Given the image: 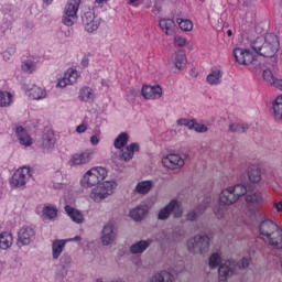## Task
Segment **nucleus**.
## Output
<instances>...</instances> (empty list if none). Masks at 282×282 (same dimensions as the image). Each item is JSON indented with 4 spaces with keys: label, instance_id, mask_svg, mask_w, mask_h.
<instances>
[{
    "label": "nucleus",
    "instance_id": "f257e3e1",
    "mask_svg": "<svg viewBox=\"0 0 282 282\" xmlns=\"http://www.w3.org/2000/svg\"><path fill=\"white\" fill-rule=\"evenodd\" d=\"M243 195H246L250 217L252 219H258V217H261V214H259V209L257 207L263 204V194L259 191L253 192L252 185H246L243 183L223 189L219 195L220 204L214 207L216 217L218 219H224V217H226V213H228L227 206L235 204L239 200V197H243Z\"/></svg>",
    "mask_w": 282,
    "mask_h": 282
},
{
    "label": "nucleus",
    "instance_id": "f03ea898",
    "mask_svg": "<svg viewBox=\"0 0 282 282\" xmlns=\"http://www.w3.org/2000/svg\"><path fill=\"white\" fill-rule=\"evenodd\" d=\"M279 37L275 34L269 33L264 37L258 36L251 42L250 47L264 58H272L279 52L280 47Z\"/></svg>",
    "mask_w": 282,
    "mask_h": 282
},
{
    "label": "nucleus",
    "instance_id": "7ed1b4c3",
    "mask_svg": "<svg viewBox=\"0 0 282 282\" xmlns=\"http://www.w3.org/2000/svg\"><path fill=\"white\" fill-rule=\"evenodd\" d=\"M259 232L269 239L270 246L276 250H282V230L279 225L270 219H264L260 223Z\"/></svg>",
    "mask_w": 282,
    "mask_h": 282
},
{
    "label": "nucleus",
    "instance_id": "20e7f679",
    "mask_svg": "<svg viewBox=\"0 0 282 282\" xmlns=\"http://www.w3.org/2000/svg\"><path fill=\"white\" fill-rule=\"evenodd\" d=\"M250 265L249 258H242L240 261L227 260L218 269V281L227 282L232 274H237L239 270H246Z\"/></svg>",
    "mask_w": 282,
    "mask_h": 282
},
{
    "label": "nucleus",
    "instance_id": "39448f33",
    "mask_svg": "<svg viewBox=\"0 0 282 282\" xmlns=\"http://www.w3.org/2000/svg\"><path fill=\"white\" fill-rule=\"evenodd\" d=\"M117 186L118 183H116V181H106L93 188L89 197L95 204H100L102 199H107V197L113 195V191H116Z\"/></svg>",
    "mask_w": 282,
    "mask_h": 282
},
{
    "label": "nucleus",
    "instance_id": "423d86ee",
    "mask_svg": "<svg viewBox=\"0 0 282 282\" xmlns=\"http://www.w3.org/2000/svg\"><path fill=\"white\" fill-rule=\"evenodd\" d=\"M107 177V170L105 167H93L87 173L84 174L80 180L83 188H91L98 186L100 182L105 181Z\"/></svg>",
    "mask_w": 282,
    "mask_h": 282
},
{
    "label": "nucleus",
    "instance_id": "0eeeda50",
    "mask_svg": "<svg viewBox=\"0 0 282 282\" xmlns=\"http://www.w3.org/2000/svg\"><path fill=\"white\" fill-rule=\"evenodd\" d=\"M210 248V238L206 235L195 236L187 240V250L193 254H206Z\"/></svg>",
    "mask_w": 282,
    "mask_h": 282
},
{
    "label": "nucleus",
    "instance_id": "6e6552de",
    "mask_svg": "<svg viewBox=\"0 0 282 282\" xmlns=\"http://www.w3.org/2000/svg\"><path fill=\"white\" fill-rule=\"evenodd\" d=\"M32 177V170L28 166L18 169L10 180V185L13 188H24Z\"/></svg>",
    "mask_w": 282,
    "mask_h": 282
},
{
    "label": "nucleus",
    "instance_id": "1a4fd4ad",
    "mask_svg": "<svg viewBox=\"0 0 282 282\" xmlns=\"http://www.w3.org/2000/svg\"><path fill=\"white\" fill-rule=\"evenodd\" d=\"M82 0H68L67 4L64 9L63 23L67 25V28H72L74 25V21L77 19L78 9L80 8Z\"/></svg>",
    "mask_w": 282,
    "mask_h": 282
},
{
    "label": "nucleus",
    "instance_id": "9d476101",
    "mask_svg": "<svg viewBox=\"0 0 282 282\" xmlns=\"http://www.w3.org/2000/svg\"><path fill=\"white\" fill-rule=\"evenodd\" d=\"M35 237H36V231H34V228H32L31 226H23L18 231V240H17L18 248H23V246H30V243L34 241Z\"/></svg>",
    "mask_w": 282,
    "mask_h": 282
},
{
    "label": "nucleus",
    "instance_id": "9b49d317",
    "mask_svg": "<svg viewBox=\"0 0 282 282\" xmlns=\"http://www.w3.org/2000/svg\"><path fill=\"white\" fill-rule=\"evenodd\" d=\"M171 213H173L176 218L182 217V214L184 213L182 210V206H180V202L176 199H172L163 209H161L158 218L161 220L169 219V217H171Z\"/></svg>",
    "mask_w": 282,
    "mask_h": 282
},
{
    "label": "nucleus",
    "instance_id": "f8f14e48",
    "mask_svg": "<svg viewBox=\"0 0 282 282\" xmlns=\"http://www.w3.org/2000/svg\"><path fill=\"white\" fill-rule=\"evenodd\" d=\"M118 237V228L113 223H107L101 231V243L102 246H111Z\"/></svg>",
    "mask_w": 282,
    "mask_h": 282
},
{
    "label": "nucleus",
    "instance_id": "ddd939ff",
    "mask_svg": "<svg viewBox=\"0 0 282 282\" xmlns=\"http://www.w3.org/2000/svg\"><path fill=\"white\" fill-rule=\"evenodd\" d=\"M83 25L86 32H96L100 28V18L96 17L93 11H87L82 17Z\"/></svg>",
    "mask_w": 282,
    "mask_h": 282
},
{
    "label": "nucleus",
    "instance_id": "4468645a",
    "mask_svg": "<svg viewBox=\"0 0 282 282\" xmlns=\"http://www.w3.org/2000/svg\"><path fill=\"white\" fill-rule=\"evenodd\" d=\"M234 57L239 65H250L254 61V53L250 50L235 48Z\"/></svg>",
    "mask_w": 282,
    "mask_h": 282
},
{
    "label": "nucleus",
    "instance_id": "2eb2a0df",
    "mask_svg": "<svg viewBox=\"0 0 282 282\" xmlns=\"http://www.w3.org/2000/svg\"><path fill=\"white\" fill-rule=\"evenodd\" d=\"M141 95L145 100H160L162 98V87L144 85L141 89Z\"/></svg>",
    "mask_w": 282,
    "mask_h": 282
},
{
    "label": "nucleus",
    "instance_id": "dca6fc26",
    "mask_svg": "<svg viewBox=\"0 0 282 282\" xmlns=\"http://www.w3.org/2000/svg\"><path fill=\"white\" fill-rule=\"evenodd\" d=\"M178 127H187V129H194L197 133H206L208 131V127L204 123H199L194 119L181 118L177 121Z\"/></svg>",
    "mask_w": 282,
    "mask_h": 282
},
{
    "label": "nucleus",
    "instance_id": "f3484780",
    "mask_svg": "<svg viewBox=\"0 0 282 282\" xmlns=\"http://www.w3.org/2000/svg\"><path fill=\"white\" fill-rule=\"evenodd\" d=\"M94 155V152L86 150L80 153H75L72 155L69 160L70 166H80L83 164H89L91 162V156Z\"/></svg>",
    "mask_w": 282,
    "mask_h": 282
},
{
    "label": "nucleus",
    "instance_id": "a211bd4d",
    "mask_svg": "<svg viewBox=\"0 0 282 282\" xmlns=\"http://www.w3.org/2000/svg\"><path fill=\"white\" fill-rule=\"evenodd\" d=\"M162 164L166 169H182L184 166V159L180 154H167L162 159Z\"/></svg>",
    "mask_w": 282,
    "mask_h": 282
},
{
    "label": "nucleus",
    "instance_id": "6ab92c4d",
    "mask_svg": "<svg viewBox=\"0 0 282 282\" xmlns=\"http://www.w3.org/2000/svg\"><path fill=\"white\" fill-rule=\"evenodd\" d=\"M210 202H213V199L210 197H205L203 200V204L198 205L196 207V209L191 210L186 218L187 221H195L197 219V217H199V215H204L206 208H208V206H210Z\"/></svg>",
    "mask_w": 282,
    "mask_h": 282
},
{
    "label": "nucleus",
    "instance_id": "aec40b11",
    "mask_svg": "<svg viewBox=\"0 0 282 282\" xmlns=\"http://www.w3.org/2000/svg\"><path fill=\"white\" fill-rule=\"evenodd\" d=\"M78 80V70L69 68L62 79L58 80L57 87H67V85H74Z\"/></svg>",
    "mask_w": 282,
    "mask_h": 282
},
{
    "label": "nucleus",
    "instance_id": "412c9836",
    "mask_svg": "<svg viewBox=\"0 0 282 282\" xmlns=\"http://www.w3.org/2000/svg\"><path fill=\"white\" fill-rule=\"evenodd\" d=\"M64 210L66 215L74 221V224H84L85 223V216L83 215V212L74 208L70 205H66L64 207Z\"/></svg>",
    "mask_w": 282,
    "mask_h": 282
},
{
    "label": "nucleus",
    "instance_id": "4be33fe9",
    "mask_svg": "<svg viewBox=\"0 0 282 282\" xmlns=\"http://www.w3.org/2000/svg\"><path fill=\"white\" fill-rule=\"evenodd\" d=\"M17 138L22 147H32V137L28 133V130L23 126L15 128Z\"/></svg>",
    "mask_w": 282,
    "mask_h": 282
},
{
    "label": "nucleus",
    "instance_id": "5701e85b",
    "mask_svg": "<svg viewBox=\"0 0 282 282\" xmlns=\"http://www.w3.org/2000/svg\"><path fill=\"white\" fill-rule=\"evenodd\" d=\"M138 151H140V144L131 143L130 145L121 150V160H123L124 162H129L130 160H133V155H135Z\"/></svg>",
    "mask_w": 282,
    "mask_h": 282
},
{
    "label": "nucleus",
    "instance_id": "b1692460",
    "mask_svg": "<svg viewBox=\"0 0 282 282\" xmlns=\"http://www.w3.org/2000/svg\"><path fill=\"white\" fill-rule=\"evenodd\" d=\"M153 243V239L140 240L130 247L131 254H142Z\"/></svg>",
    "mask_w": 282,
    "mask_h": 282
},
{
    "label": "nucleus",
    "instance_id": "393cba45",
    "mask_svg": "<svg viewBox=\"0 0 282 282\" xmlns=\"http://www.w3.org/2000/svg\"><path fill=\"white\" fill-rule=\"evenodd\" d=\"M161 30L166 34V36H173L175 34V20L173 19H161L159 22Z\"/></svg>",
    "mask_w": 282,
    "mask_h": 282
},
{
    "label": "nucleus",
    "instance_id": "a878e982",
    "mask_svg": "<svg viewBox=\"0 0 282 282\" xmlns=\"http://www.w3.org/2000/svg\"><path fill=\"white\" fill-rule=\"evenodd\" d=\"M28 94L31 100H43V98H47V90L36 85H33L31 88H28Z\"/></svg>",
    "mask_w": 282,
    "mask_h": 282
},
{
    "label": "nucleus",
    "instance_id": "bb28decb",
    "mask_svg": "<svg viewBox=\"0 0 282 282\" xmlns=\"http://www.w3.org/2000/svg\"><path fill=\"white\" fill-rule=\"evenodd\" d=\"M148 213H149V206L139 205L130 212V217L134 221H142V219H144L147 217Z\"/></svg>",
    "mask_w": 282,
    "mask_h": 282
},
{
    "label": "nucleus",
    "instance_id": "cd10ccee",
    "mask_svg": "<svg viewBox=\"0 0 282 282\" xmlns=\"http://www.w3.org/2000/svg\"><path fill=\"white\" fill-rule=\"evenodd\" d=\"M65 246H67V241L63 239L54 240L52 243V257L53 259H58L61 254H63V250H65Z\"/></svg>",
    "mask_w": 282,
    "mask_h": 282
},
{
    "label": "nucleus",
    "instance_id": "c85d7f7f",
    "mask_svg": "<svg viewBox=\"0 0 282 282\" xmlns=\"http://www.w3.org/2000/svg\"><path fill=\"white\" fill-rule=\"evenodd\" d=\"M12 243H14L12 234L8 231L0 234V250H9V248H12Z\"/></svg>",
    "mask_w": 282,
    "mask_h": 282
},
{
    "label": "nucleus",
    "instance_id": "c756f323",
    "mask_svg": "<svg viewBox=\"0 0 282 282\" xmlns=\"http://www.w3.org/2000/svg\"><path fill=\"white\" fill-rule=\"evenodd\" d=\"M151 188H153V181H141L137 184L134 191L139 195H147L151 193Z\"/></svg>",
    "mask_w": 282,
    "mask_h": 282
},
{
    "label": "nucleus",
    "instance_id": "7c9ffc66",
    "mask_svg": "<svg viewBox=\"0 0 282 282\" xmlns=\"http://www.w3.org/2000/svg\"><path fill=\"white\" fill-rule=\"evenodd\" d=\"M78 98L82 102H94V98H96V96L94 95V89L90 87H84L79 90Z\"/></svg>",
    "mask_w": 282,
    "mask_h": 282
},
{
    "label": "nucleus",
    "instance_id": "2f4dec72",
    "mask_svg": "<svg viewBox=\"0 0 282 282\" xmlns=\"http://www.w3.org/2000/svg\"><path fill=\"white\" fill-rule=\"evenodd\" d=\"M14 102V96L6 90H0V107H12Z\"/></svg>",
    "mask_w": 282,
    "mask_h": 282
},
{
    "label": "nucleus",
    "instance_id": "473e14b6",
    "mask_svg": "<svg viewBox=\"0 0 282 282\" xmlns=\"http://www.w3.org/2000/svg\"><path fill=\"white\" fill-rule=\"evenodd\" d=\"M224 76V73L219 69L216 70H212L208 75H207V83L209 85H221V77Z\"/></svg>",
    "mask_w": 282,
    "mask_h": 282
},
{
    "label": "nucleus",
    "instance_id": "72a5a7b5",
    "mask_svg": "<svg viewBox=\"0 0 282 282\" xmlns=\"http://www.w3.org/2000/svg\"><path fill=\"white\" fill-rule=\"evenodd\" d=\"M39 59L29 58L22 63V70L26 74H34Z\"/></svg>",
    "mask_w": 282,
    "mask_h": 282
},
{
    "label": "nucleus",
    "instance_id": "f704fd0d",
    "mask_svg": "<svg viewBox=\"0 0 282 282\" xmlns=\"http://www.w3.org/2000/svg\"><path fill=\"white\" fill-rule=\"evenodd\" d=\"M272 109L275 120H282V95L275 98Z\"/></svg>",
    "mask_w": 282,
    "mask_h": 282
},
{
    "label": "nucleus",
    "instance_id": "c9c22d12",
    "mask_svg": "<svg viewBox=\"0 0 282 282\" xmlns=\"http://www.w3.org/2000/svg\"><path fill=\"white\" fill-rule=\"evenodd\" d=\"M56 144V139L54 138V133L47 132L42 137V147L44 149H52Z\"/></svg>",
    "mask_w": 282,
    "mask_h": 282
},
{
    "label": "nucleus",
    "instance_id": "e433bc0d",
    "mask_svg": "<svg viewBox=\"0 0 282 282\" xmlns=\"http://www.w3.org/2000/svg\"><path fill=\"white\" fill-rule=\"evenodd\" d=\"M129 142V134L127 132H121L115 140V149H124Z\"/></svg>",
    "mask_w": 282,
    "mask_h": 282
},
{
    "label": "nucleus",
    "instance_id": "4c0bfd02",
    "mask_svg": "<svg viewBox=\"0 0 282 282\" xmlns=\"http://www.w3.org/2000/svg\"><path fill=\"white\" fill-rule=\"evenodd\" d=\"M150 282H173V275L166 271H162L152 276Z\"/></svg>",
    "mask_w": 282,
    "mask_h": 282
},
{
    "label": "nucleus",
    "instance_id": "58836bf2",
    "mask_svg": "<svg viewBox=\"0 0 282 282\" xmlns=\"http://www.w3.org/2000/svg\"><path fill=\"white\" fill-rule=\"evenodd\" d=\"M42 213L47 219H55L58 216V209L54 205L44 206Z\"/></svg>",
    "mask_w": 282,
    "mask_h": 282
},
{
    "label": "nucleus",
    "instance_id": "ea45409f",
    "mask_svg": "<svg viewBox=\"0 0 282 282\" xmlns=\"http://www.w3.org/2000/svg\"><path fill=\"white\" fill-rule=\"evenodd\" d=\"M249 182L252 184H259L261 182V170L257 167H250L248 172Z\"/></svg>",
    "mask_w": 282,
    "mask_h": 282
},
{
    "label": "nucleus",
    "instance_id": "a19ab883",
    "mask_svg": "<svg viewBox=\"0 0 282 282\" xmlns=\"http://www.w3.org/2000/svg\"><path fill=\"white\" fill-rule=\"evenodd\" d=\"M174 65L177 69H184L186 67V54L184 52H177L175 54Z\"/></svg>",
    "mask_w": 282,
    "mask_h": 282
},
{
    "label": "nucleus",
    "instance_id": "79ce46f5",
    "mask_svg": "<svg viewBox=\"0 0 282 282\" xmlns=\"http://www.w3.org/2000/svg\"><path fill=\"white\" fill-rule=\"evenodd\" d=\"M248 129V123H231L229 126V131L231 133H246Z\"/></svg>",
    "mask_w": 282,
    "mask_h": 282
},
{
    "label": "nucleus",
    "instance_id": "37998d69",
    "mask_svg": "<svg viewBox=\"0 0 282 282\" xmlns=\"http://www.w3.org/2000/svg\"><path fill=\"white\" fill-rule=\"evenodd\" d=\"M221 265V256L219 253H213L209 257V268L215 270V268H219Z\"/></svg>",
    "mask_w": 282,
    "mask_h": 282
},
{
    "label": "nucleus",
    "instance_id": "c03bdc74",
    "mask_svg": "<svg viewBox=\"0 0 282 282\" xmlns=\"http://www.w3.org/2000/svg\"><path fill=\"white\" fill-rule=\"evenodd\" d=\"M176 22L178 23L180 29L184 32H191V30H193V22L191 20H183L178 18Z\"/></svg>",
    "mask_w": 282,
    "mask_h": 282
},
{
    "label": "nucleus",
    "instance_id": "a18cd8bd",
    "mask_svg": "<svg viewBox=\"0 0 282 282\" xmlns=\"http://www.w3.org/2000/svg\"><path fill=\"white\" fill-rule=\"evenodd\" d=\"M263 79L269 83V85H272L276 77H274V74H272L271 69H264L262 73Z\"/></svg>",
    "mask_w": 282,
    "mask_h": 282
},
{
    "label": "nucleus",
    "instance_id": "49530a36",
    "mask_svg": "<svg viewBox=\"0 0 282 282\" xmlns=\"http://www.w3.org/2000/svg\"><path fill=\"white\" fill-rule=\"evenodd\" d=\"M174 45L175 47H184L186 45V40L184 36L175 35L174 36Z\"/></svg>",
    "mask_w": 282,
    "mask_h": 282
},
{
    "label": "nucleus",
    "instance_id": "de8ad7c7",
    "mask_svg": "<svg viewBox=\"0 0 282 282\" xmlns=\"http://www.w3.org/2000/svg\"><path fill=\"white\" fill-rule=\"evenodd\" d=\"M99 143L100 137H98L97 134L90 137V144H93V147H98Z\"/></svg>",
    "mask_w": 282,
    "mask_h": 282
},
{
    "label": "nucleus",
    "instance_id": "09e8293b",
    "mask_svg": "<svg viewBox=\"0 0 282 282\" xmlns=\"http://www.w3.org/2000/svg\"><path fill=\"white\" fill-rule=\"evenodd\" d=\"M271 86L282 91V79L275 77V80H273V84H271Z\"/></svg>",
    "mask_w": 282,
    "mask_h": 282
},
{
    "label": "nucleus",
    "instance_id": "8fccbe9b",
    "mask_svg": "<svg viewBox=\"0 0 282 282\" xmlns=\"http://www.w3.org/2000/svg\"><path fill=\"white\" fill-rule=\"evenodd\" d=\"M59 261H61L62 265H67V264L72 263V258L69 256H64L61 258Z\"/></svg>",
    "mask_w": 282,
    "mask_h": 282
},
{
    "label": "nucleus",
    "instance_id": "3c124183",
    "mask_svg": "<svg viewBox=\"0 0 282 282\" xmlns=\"http://www.w3.org/2000/svg\"><path fill=\"white\" fill-rule=\"evenodd\" d=\"M14 52H17V50L14 47H9L7 51H4L2 53V57L6 58V56H8V54H10V56H12L14 54Z\"/></svg>",
    "mask_w": 282,
    "mask_h": 282
},
{
    "label": "nucleus",
    "instance_id": "603ef678",
    "mask_svg": "<svg viewBox=\"0 0 282 282\" xmlns=\"http://www.w3.org/2000/svg\"><path fill=\"white\" fill-rule=\"evenodd\" d=\"M77 133H85V131H87V126H85L84 123L79 124L76 128Z\"/></svg>",
    "mask_w": 282,
    "mask_h": 282
},
{
    "label": "nucleus",
    "instance_id": "864d4df0",
    "mask_svg": "<svg viewBox=\"0 0 282 282\" xmlns=\"http://www.w3.org/2000/svg\"><path fill=\"white\" fill-rule=\"evenodd\" d=\"M274 208L278 213H282V200L274 203Z\"/></svg>",
    "mask_w": 282,
    "mask_h": 282
},
{
    "label": "nucleus",
    "instance_id": "5fc2aeb1",
    "mask_svg": "<svg viewBox=\"0 0 282 282\" xmlns=\"http://www.w3.org/2000/svg\"><path fill=\"white\" fill-rule=\"evenodd\" d=\"M141 3L140 0H129V6H133L134 8H138Z\"/></svg>",
    "mask_w": 282,
    "mask_h": 282
},
{
    "label": "nucleus",
    "instance_id": "6e6d98bb",
    "mask_svg": "<svg viewBox=\"0 0 282 282\" xmlns=\"http://www.w3.org/2000/svg\"><path fill=\"white\" fill-rule=\"evenodd\" d=\"M83 67H87L89 65V57L84 56L82 59Z\"/></svg>",
    "mask_w": 282,
    "mask_h": 282
},
{
    "label": "nucleus",
    "instance_id": "4d7b16f0",
    "mask_svg": "<svg viewBox=\"0 0 282 282\" xmlns=\"http://www.w3.org/2000/svg\"><path fill=\"white\" fill-rule=\"evenodd\" d=\"M83 238L80 236H75L74 238L66 239V243H69V241H80Z\"/></svg>",
    "mask_w": 282,
    "mask_h": 282
},
{
    "label": "nucleus",
    "instance_id": "13d9d810",
    "mask_svg": "<svg viewBox=\"0 0 282 282\" xmlns=\"http://www.w3.org/2000/svg\"><path fill=\"white\" fill-rule=\"evenodd\" d=\"M44 4L52 6L54 3V0H42Z\"/></svg>",
    "mask_w": 282,
    "mask_h": 282
},
{
    "label": "nucleus",
    "instance_id": "bf43d9fd",
    "mask_svg": "<svg viewBox=\"0 0 282 282\" xmlns=\"http://www.w3.org/2000/svg\"><path fill=\"white\" fill-rule=\"evenodd\" d=\"M95 1H96V3H98L100 6L102 3H107V1H109V0H95Z\"/></svg>",
    "mask_w": 282,
    "mask_h": 282
},
{
    "label": "nucleus",
    "instance_id": "052dcab7",
    "mask_svg": "<svg viewBox=\"0 0 282 282\" xmlns=\"http://www.w3.org/2000/svg\"><path fill=\"white\" fill-rule=\"evenodd\" d=\"M62 175L61 172H55V177H62Z\"/></svg>",
    "mask_w": 282,
    "mask_h": 282
},
{
    "label": "nucleus",
    "instance_id": "680f3d73",
    "mask_svg": "<svg viewBox=\"0 0 282 282\" xmlns=\"http://www.w3.org/2000/svg\"><path fill=\"white\" fill-rule=\"evenodd\" d=\"M227 35H228V36H232V30H228V31H227Z\"/></svg>",
    "mask_w": 282,
    "mask_h": 282
},
{
    "label": "nucleus",
    "instance_id": "e2e57ef3",
    "mask_svg": "<svg viewBox=\"0 0 282 282\" xmlns=\"http://www.w3.org/2000/svg\"><path fill=\"white\" fill-rule=\"evenodd\" d=\"M10 56H12V55L7 54V56H6V57H3V58H4V61H10Z\"/></svg>",
    "mask_w": 282,
    "mask_h": 282
}]
</instances>
